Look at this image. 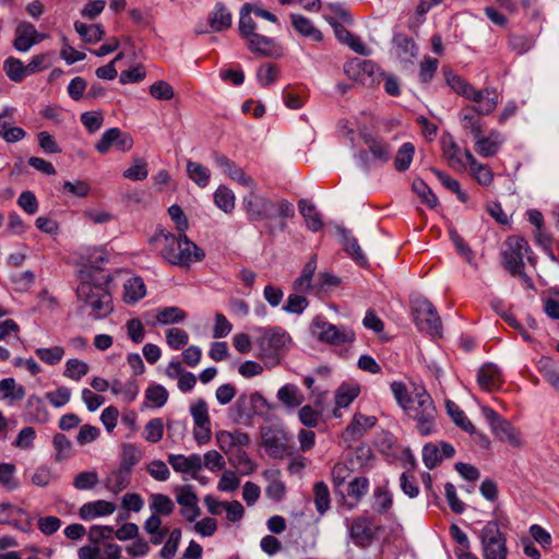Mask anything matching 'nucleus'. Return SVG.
I'll list each match as a JSON object with an SVG mask.
<instances>
[{
	"label": "nucleus",
	"mask_w": 559,
	"mask_h": 559,
	"mask_svg": "<svg viewBox=\"0 0 559 559\" xmlns=\"http://www.w3.org/2000/svg\"><path fill=\"white\" fill-rule=\"evenodd\" d=\"M390 389L397 405L416 423V430L420 436L428 437L438 431V412L424 385L414 384L413 390L408 391L404 382L393 381Z\"/></svg>",
	"instance_id": "obj_1"
},
{
	"label": "nucleus",
	"mask_w": 559,
	"mask_h": 559,
	"mask_svg": "<svg viewBox=\"0 0 559 559\" xmlns=\"http://www.w3.org/2000/svg\"><path fill=\"white\" fill-rule=\"evenodd\" d=\"M151 243L159 255L171 265L190 266L205 257L204 251L183 233L176 236L160 228L151 238Z\"/></svg>",
	"instance_id": "obj_2"
},
{
	"label": "nucleus",
	"mask_w": 559,
	"mask_h": 559,
	"mask_svg": "<svg viewBox=\"0 0 559 559\" xmlns=\"http://www.w3.org/2000/svg\"><path fill=\"white\" fill-rule=\"evenodd\" d=\"M80 284L76 288V296L90 309V316L94 319H103L109 316L112 310V297L107 289L108 278L95 275L87 270L79 271Z\"/></svg>",
	"instance_id": "obj_3"
},
{
	"label": "nucleus",
	"mask_w": 559,
	"mask_h": 559,
	"mask_svg": "<svg viewBox=\"0 0 559 559\" xmlns=\"http://www.w3.org/2000/svg\"><path fill=\"white\" fill-rule=\"evenodd\" d=\"M447 82L455 93L474 103L469 109L478 115H490L499 104V94L495 88L477 90L457 75H448Z\"/></svg>",
	"instance_id": "obj_4"
},
{
	"label": "nucleus",
	"mask_w": 559,
	"mask_h": 559,
	"mask_svg": "<svg viewBox=\"0 0 559 559\" xmlns=\"http://www.w3.org/2000/svg\"><path fill=\"white\" fill-rule=\"evenodd\" d=\"M484 559H508V547L504 535L497 522H487L478 532Z\"/></svg>",
	"instance_id": "obj_5"
},
{
	"label": "nucleus",
	"mask_w": 559,
	"mask_h": 559,
	"mask_svg": "<svg viewBox=\"0 0 559 559\" xmlns=\"http://www.w3.org/2000/svg\"><path fill=\"white\" fill-rule=\"evenodd\" d=\"M413 316L416 326L433 337L442 334V323L435 306L424 297L413 300Z\"/></svg>",
	"instance_id": "obj_6"
},
{
	"label": "nucleus",
	"mask_w": 559,
	"mask_h": 559,
	"mask_svg": "<svg viewBox=\"0 0 559 559\" xmlns=\"http://www.w3.org/2000/svg\"><path fill=\"white\" fill-rule=\"evenodd\" d=\"M311 334L320 342L331 345H343L355 340V333L344 326L328 322L322 316H317L310 325Z\"/></svg>",
	"instance_id": "obj_7"
},
{
	"label": "nucleus",
	"mask_w": 559,
	"mask_h": 559,
	"mask_svg": "<svg viewBox=\"0 0 559 559\" xmlns=\"http://www.w3.org/2000/svg\"><path fill=\"white\" fill-rule=\"evenodd\" d=\"M262 447L266 454L276 460H282L286 455H293L295 448L289 444L290 436L281 426H270L262 429Z\"/></svg>",
	"instance_id": "obj_8"
},
{
	"label": "nucleus",
	"mask_w": 559,
	"mask_h": 559,
	"mask_svg": "<svg viewBox=\"0 0 559 559\" xmlns=\"http://www.w3.org/2000/svg\"><path fill=\"white\" fill-rule=\"evenodd\" d=\"M506 250L502 252L504 267L514 276L526 277L523 259L527 255V259L531 261L528 255L531 248L527 241L523 237L510 236L506 241Z\"/></svg>",
	"instance_id": "obj_9"
},
{
	"label": "nucleus",
	"mask_w": 559,
	"mask_h": 559,
	"mask_svg": "<svg viewBox=\"0 0 559 559\" xmlns=\"http://www.w3.org/2000/svg\"><path fill=\"white\" fill-rule=\"evenodd\" d=\"M344 71L347 76L364 85L379 84L384 72L371 60L354 58L345 63Z\"/></svg>",
	"instance_id": "obj_10"
},
{
	"label": "nucleus",
	"mask_w": 559,
	"mask_h": 559,
	"mask_svg": "<svg viewBox=\"0 0 559 559\" xmlns=\"http://www.w3.org/2000/svg\"><path fill=\"white\" fill-rule=\"evenodd\" d=\"M352 542L361 548L368 547L374 539L379 526L374 525L373 520L367 515H360L354 520H345Z\"/></svg>",
	"instance_id": "obj_11"
},
{
	"label": "nucleus",
	"mask_w": 559,
	"mask_h": 559,
	"mask_svg": "<svg viewBox=\"0 0 559 559\" xmlns=\"http://www.w3.org/2000/svg\"><path fill=\"white\" fill-rule=\"evenodd\" d=\"M190 415L193 419V437L198 444H206L212 438L209 406L205 400L199 399L190 405Z\"/></svg>",
	"instance_id": "obj_12"
},
{
	"label": "nucleus",
	"mask_w": 559,
	"mask_h": 559,
	"mask_svg": "<svg viewBox=\"0 0 559 559\" xmlns=\"http://www.w3.org/2000/svg\"><path fill=\"white\" fill-rule=\"evenodd\" d=\"M242 204L250 222H260L274 216L275 203L253 190L243 197Z\"/></svg>",
	"instance_id": "obj_13"
},
{
	"label": "nucleus",
	"mask_w": 559,
	"mask_h": 559,
	"mask_svg": "<svg viewBox=\"0 0 559 559\" xmlns=\"http://www.w3.org/2000/svg\"><path fill=\"white\" fill-rule=\"evenodd\" d=\"M259 347L264 356L273 357L278 355L290 343L289 334L280 326L267 330L260 329Z\"/></svg>",
	"instance_id": "obj_14"
},
{
	"label": "nucleus",
	"mask_w": 559,
	"mask_h": 559,
	"mask_svg": "<svg viewBox=\"0 0 559 559\" xmlns=\"http://www.w3.org/2000/svg\"><path fill=\"white\" fill-rule=\"evenodd\" d=\"M111 146L117 147L121 152H128L133 146V139L129 133L122 132L119 128H110L102 134L95 144V148L98 153L105 154Z\"/></svg>",
	"instance_id": "obj_15"
},
{
	"label": "nucleus",
	"mask_w": 559,
	"mask_h": 559,
	"mask_svg": "<svg viewBox=\"0 0 559 559\" xmlns=\"http://www.w3.org/2000/svg\"><path fill=\"white\" fill-rule=\"evenodd\" d=\"M46 38L45 34L38 33L29 22H21L14 32L13 47L20 52H27L31 48Z\"/></svg>",
	"instance_id": "obj_16"
},
{
	"label": "nucleus",
	"mask_w": 559,
	"mask_h": 559,
	"mask_svg": "<svg viewBox=\"0 0 559 559\" xmlns=\"http://www.w3.org/2000/svg\"><path fill=\"white\" fill-rule=\"evenodd\" d=\"M250 52L259 57L280 58L283 55V48L272 37L259 33L245 39Z\"/></svg>",
	"instance_id": "obj_17"
},
{
	"label": "nucleus",
	"mask_w": 559,
	"mask_h": 559,
	"mask_svg": "<svg viewBox=\"0 0 559 559\" xmlns=\"http://www.w3.org/2000/svg\"><path fill=\"white\" fill-rule=\"evenodd\" d=\"M213 160L230 179L237 181L243 187L251 189L255 188L254 180L227 156L219 153H214Z\"/></svg>",
	"instance_id": "obj_18"
},
{
	"label": "nucleus",
	"mask_w": 559,
	"mask_h": 559,
	"mask_svg": "<svg viewBox=\"0 0 559 559\" xmlns=\"http://www.w3.org/2000/svg\"><path fill=\"white\" fill-rule=\"evenodd\" d=\"M209 26L210 32H223L231 26L233 16L226 5L222 2H217L214 9L209 13ZM198 35L209 33V29L204 27L195 28Z\"/></svg>",
	"instance_id": "obj_19"
},
{
	"label": "nucleus",
	"mask_w": 559,
	"mask_h": 559,
	"mask_svg": "<svg viewBox=\"0 0 559 559\" xmlns=\"http://www.w3.org/2000/svg\"><path fill=\"white\" fill-rule=\"evenodd\" d=\"M475 142V150L481 157H492L497 155L501 145L504 143V136L497 130H491L487 136L479 135Z\"/></svg>",
	"instance_id": "obj_20"
},
{
	"label": "nucleus",
	"mask_w": 559,
	"mask_h": 559,
	"mask_svg": "<svg viewBox=\"0 0 559 559\" xmlns=\"http://www.w3.org/2000/svg\"><path fill=\"white\" fill-rule=\"evenodd\" d=\"M168 463L176 472L191 474L193 477L202 468V457L199 454H169Z\"/></svg>",
	"instance_id": "obj_21"
},
{
	"label": "nucleus",
	"mask_w": 559,
	"mask_h": 559,
	"mask_svg": "<svg viewBox=\"0 0 559 559\" xmlns=\"http://www.w3.org/2000/svg\"><path fill=\"white\" fill-rule=\"evenodd\" d=\"M116 509L117 507L114 502L95 500L84 503L79 510V515L82 520L90 521L96 518L110 515Z\"/></svg>",
	"instance_id": "obj_22"
},
{
	"label": "nucleus",
	"mask_w": 559,
	"mask_h": 559,
	"mask_svg": "<svg viewBox=\"0 0 559 559\" xmlns=\"http://www.w3.org/2000/svg\"><path fill=\"white\" fill-rule=\"evenodd\" d=\"M477 382L483 390L492 391L502 384L500 369L493 364L484 365L477 373Z\"/></svg>",
	"instance_id": "obj_23"
},
{
	"label": "nucleus",
	"mask_w": 559,
	"mask_h": 559,
	"mask_svg": "<svg viewBox=\"0 0 559 559\" xmlns=\"http://www.w3.org/2000/svg\"><path fill=\"white\" fill-rule=\"evenodd\" d=\"M465 160L468 164L473 177L481 186H490L493 181V173L486 164L479 163L469 150L464 151Z\"/></svg>",
	"instance_id": "obj_24"
},
{
	"label": "nucleus",
	"mask_w": 559,
	"mask_h": 559,
	"mask_svg": "<svg viewBox=\"0 0 559 559\" xmlns=\"http://www.w3.org/2000/svg\"><path fill=\"white\" fill-rule=\"evenodd\" d=\"M276 397L287 408L299 407L305 401L300 389L292 383L281 386L276 393Z\"/></svg>",
	"instance_id": "obj_25"
},
{
	"label": "nucleus",
	"mask_w": 559,
	"mask_h": 559,
	"mask_svg": "<svg viewBox=\"0 0 559 559\" xmlns=\"http://www.w3.org/2000/svg\"><path fill=\"white\" fill-rule=\"evenodd\" d=\"M155 313V322L162 325H169L180 323L186 320L187 312L177 306L163 307L154 310Z\"/></svg>",
	"instance_id": "obj_26"
},
{
	"label": "nucleus",
	"mask_w": 559,
	"mask_h": 559,
	"mask_svg": "<svg viewBox=\"0 0 559 559\" xmlns=\"http://www.w3.org/2000/svg\"><path fill=\"white\" fill-rule=\"evenodd\" d=\"M491 430L499 440L508 442L512 447H520L522 443L520 431L504 418Z\"/></svg>",
	"instance_id": "obj_27"
},
{
	"label": "nucleus",
	"mask_w": 559,
	"mask_h": 559,
	"mask_svg": "<svg viewBox=\"0 0 559 559\" xmlns=\"http://www.w3.org/2000/svg\"><path fill=\"white\" fill-rule=\"evenodd\" d=\"M441 142L443 156L447 158L449 165L455 169L465 168L467 163L463 159V157H465L464 153L462 154L460 146L455 143L453 138H443Z\"/></svg>",
	"instance_id": "obj_28"
},
{
	"label": "nucleus",
	"mask_w": 559,
	"mask_h": 559,
	"mask_svg": "<svg viewBox=\"0 0 559 559\" xmlns=\"http://www.w3.org/2000/svg\"><path fill=\"white\" fill-rule=\"evenodd\" d=\"M337 234L341 238L344 250L352 257V259L358 263H365L366 257L357 239L352 235V233L344 227H337Z\"/></svg>",
	"instance_id": "obj_29"
},
{
	"label": "nucleus",
	"mask_w": 559,
	"mask_h": 559,
	"mask_svg": "<svg viewBox=\"0 0 559 559\" xmlns=\"http://www.w3.org/2000/svg\"><path fill=\"white\" fill-rule=\"evenodd\" d=\"M393 44L396 56L401 60L411 62L417 56L418 48L413 38L404 34H397L393 38Z\"/></svg>",
	"instance_id": "obj_30"
},
{
	"label": "nucleus",
	"mask_w": 559,
	"mask_h": 559,
	"mask_svg": "<svg viewBox=\"0 0 559 559\" xmlns=\"http://www.w3.org/2000/svg\"><path fill=\"white\" fill-rule=\"evenodd\" d=\"M143 528L150 535V542L153 545H160L169 533L168 527L163 526L162 519L156 515H150L145 520Z\"/></svg>",
	"instance_id": "obj_31"
},
{
	"label": "nucleus",
	"mask_w": 559,
	"mask_h": 559,
	"mask_svg": "<svg viewBox=\"0 0 559 559\" xmlns=\"http://www.w3.org/2000/svg\"><path fill=\"white\" fill-rule=\"evenodd\" d=\"M252 11L253 4L245 3L239 12L238 32L243 40L257 34L258 25L251 16Z\"/></svg>",
	"instance_id": "obj_32"
},
{
	"label": "nucleus",
	"mask_w": 559,
	"mask_h": 559,
	"mask_svg": "<svg viewBox=\"0 0 559 559\" xmlns=\"http://www.w3.org/2000/svg\"><path fill=\"white\" fill-rule=\"evenodd\" d=\"M146 294V287L143 280L139 276H133L127 280L123 284V301L127 304H135L141 300Z\"/></svg>",
	"instance_id": "obj_33"
},
{
	"label": "nucleus",
	"mask_w": 559,
	"mask_h": 559,
	"mask_svg": "<svg viewBox=\"0 0 559 559\" xmlns=\"http://www.w3.org/2000/svg\"><path fill=\"white\" fill-rule=\"evenodd\" d=\"M369 489V480L367 477L359 476L354 478L348 484L347 497L350 499L346 502L347 507L352 510L357 507L361 499L366 496Z\"/></svg>",
	"instance_id": "obj_34"
},
{
	"label": "nucleus",
	"mask_w": 559,
	"mask_h": 559,
	"mask_svg": "<svg viewBox=\"0 0 559 559\" xmlns=\"http://www.w3.org/2000/svg\"><path fill=\"white\" fill-rule=\"evenodd\" d=\"M229 463L240 475H251L257 469V464L242 449H236L228 457Z\"/></svg>",
	"instance_id": "obj_35"
},
{
	"label": "nucleus",
	"mask_w": 559,
	"mask_h": 559,
	"mask_svg": "<svg viewBox=\"0 0 559 559\" xmlns=\"http://www.w3.org/2000/svg\"><path fill=\"white\" fill-rule=\"evenodd\" d=\"M110 390L112 394L121 396L127 403L134 401L140 392L139 384L134 379H129L126 382L115 379L111 381Z\"/></svg>",
	"instance_id": "obj_36"
},
{
	"label": "nucleus",
	"mask_w": 559,
	"mask_h": 559,
	"mask_svg": "<svg viewBox=\"0 0 559 559\" xmlns=\"http://www.w3.org/2000/svg\"><path fill=\"white\" fill-rule=\"evenodd\" d=\"M81 259L84 261V267L96 275V271L100 270V265L108 262L109 258L103 248H88L84 251ZM98 276H100L97 273Z\"/></svg>",
	"instance_id": "obj_37"
},
{
	"label": "nucleus",
	"mask_w": 559,
	"mask_h": 559,
	"mask_svg": "<svg viewBox=\"0 0 559 559\" xmlns=\"http://www.w3.org/2000/svg\"><path fill=\"white\" fill-rule=\"evenodd\" d=\"M292 24L294 28L302 36L309 37L314 41H321L323 39L322 33L314 27L313 23L300 14L290 15Z\"/></svg>",
	"instance_id": "obj_38"
},
{
	"label": "nucleus",
	"mask_w": 559,
	"mask_h": 559,
	"mask_svg": "<svg viewBox=\"0 0 559 559\" xmlns=\"http://www.w3.org/2000/svg\"><path fill=\"white\" fill-rule=\"evenodd\" d=\"M25 393L24 386L17 384L14 378H5L0 381V400L10 403L21 401Z\"/></svg>",
	"instance_id": "obj_39"
},
{
	"label": "nucleus",
	"mask_w": 559,
	"mask_h": 559,
	"mask_svg": "<svg viewBox=\"0 0 559 559\" xmlns=\"http://www.w3.org/2000/svg\"><path fill=\"white\" fill-rule=\"evenodd\" d=\"M26 412L29 419L36 424H45L49 420V413L43 400L37 395H31L27 399Z\"/></svg>",
	"instance_id": "obj_40"
},
{
	"label": "nucleus",
	"mask_w": 559,
	"mask_h": 559,
	"mask_svg": "<svg viewBox=\"0 0 559 559\" xmlns=\"http://www.w3.org/2000/svg\"><path fill=\"white\" fill-rule=\"evenodd\" d=\"M150 510L152 511L151 515H170L176 506L175 502L164 493H152L150 496Z\"/></svg>",
	"instance_id": "obj_41"
},
{
	"label": "nucleus",
	"mask_w": 559,
	"mask_h": 559,
	"mask_svg": "<svg viewBox=\"0 0 559 559\" xmlns=\"http://www.w3.org/2000/svg\"><path fill=\"white\" fill-rule=\"evenodd\" d=\"M299 212L306 221L307 227L311 231H318L322 228V221L316 206L308 200H300L298 202Z\"/></svg>",
	"instance_id": "obj_42"
},
{
	"label": "nucleus",
	"mask_w": 559,
	"mask_h": 559,
	"mask_svg": "<svg viewBox=\"0 0 559 559\" xmlns=\"http://www.w3.org/2000/svg\"><path fill=\"white\" fill-rule=\"evenodd\" d=\"M317 270V255L313 254L302 269L298 278L294 282V289L300 293H307L311 288L312 277Z\"/></svg>",
	"instance_id": "obj_43"
},
{
	"label": "nucleus",
	"mask_w": 559,
	"mask_h": 559,
	"mask_svg": "<svg viewBox=\"0 0 559 559\" xmlns=\"http://www.w3.org/2000/svg\"><path fill=\"white\" fill-rule=\"evenodd\" d=\"M393 506V496L386 486L377 487L373 491L372 509L378 514L388 513Z\"/></svg>",
	"instance_id": "obj_44"
},
{
	"label": "nucleus",
	"mask_w": 559,
	"mask_h": 559,
	"mask_svg": "<svg viewBox=\"0 0 559 559\" xmlns=\"http://www.w3.org/2000/svg\"><path fill=\"white\" fill-rule=\"evenodd\" d=\"M74 28L81 38L88 44H95L103 39L105 31L100 24L87 25L76 21Z\"/></svg>",
	"instance_id": "obj_45"
},
{
	"label": "nucleus",
	"mask_w": 559,
	"mask_h": 559,
	"mask_svg": "<svg viewBox=\"0 0 559 559\" xmlns=\"http://www.w3.org/2000/svg\"><path fill=\"white\" fill-rule=\"evenodd\" d=\"M213 198L215 205L224 213L229 214L234 211L236 198L228 187L224 185L218 186Z\"/></svg>",
	"instance_id": "obj_46"
},
{
	"label": "nucleus",
	"mask_w": 559,
	"mask_h": 559,
	"mask_svg": "<svg viewBox=\"0 0 559 559\" xmlns=\"http://www.w3.org/2000/svg\"><path fill=\"white\" fill-rule=\"evenodd\" d=\"M360 388L357 384L343 383L335 392V404L338 408L349 406L359 395Z\"/></svg>",
	"instance_id": "obj_47"
},
{
	"label": "nucleus",
	"mask_w": 559,
	"mask_h": 559,
	"mask_svg": "<svg viewBox=\"0 0 559 559\" xmlns=\"http://www.w3.org/2000/svg\"><path fill=\"white\" fill-rule=\"evenodd\" d=\"M538 370L544 379L559 392V367L548 357L538 361Z\"/></svg>",
	"instance_id": "obj_48"
},
{
	"label": "nucleus",
	"mask_w": 559,
	"mask_h": 559,
	"mask_svg": "<svg viewBox=\"0 0 559 559\" xmlns=\"http://www.w3.org/2000/svg\"><path fill=\"white\" fill-rule=\"evenodd\" d=\"M364 140L374 159H378L382 163H386L390 159L391 150L383 140L372 135H366Z\"/></svg>",
	"instance_id": "obj_49"
},
{
	"label": "nucleus",
	"mask_w": 559,
	"mask_h": 559,
	"mask_svg": "<svg viewBox=\"0 0 559 559\" xmlns=\"http://www.w3.org/2000/svg\"><path fill=\"white\" fill-rule=\"evenodd\" d=\"M187 173L189 178L200 188H205L210 182V169L200 163L189 160L187 163Z\"/></svg>",
	"instance_id": "obj_50"
},
{
	"label": "nucleus",
	"mask_w": 559,
	"mask_h": 559,
	"mask_svg": "<svg viewBox=\"0 0 559 559\" xmlns=\"http://www.w3.org/2000/svg\"><path fill=\"white\" fill-rule=\"evenodd\" d=\"M3 70L8 78L13 82H21L28 75L26 64L14 57H9L4 60Z\"/></svg>",
	"instance_id": "obj_51"
},
{
	"label": "nucleus",
	"mask_w": 559,
	"mask_h": 559,
	"mask_svg": "<svg viewBox=\"0 0 559 559\" xmlns=\"http://www.w3.org/2000/svg\"><path fill=\"white\" fill-rule=\"evenodd\" d=\"M447 412L452 418V420L455 423L456 426H459L462 430L474 433L475 427L469 421L465 413L452 401H448L447 404Z\"/></svg>",
	"instance_id": "obj_52"
},
{
	"label": "nucleus",
	"mask_w": 559,
	"mask_h": 559,
	"mask_svg": "<svg viewBox=\"0 0 559 559\" xmlns=\"http://www.w3.org/2000/svg\"><path fill=\"white\" fill-rule=\"evenodd\" d=\"M376 423L377 418L374 416L356 414L352 423L347 426L346 432L353 437L361 436L367 429L373 427Z\"/></svg>",
	"instance_id": "obj_53"
},
{
	"label": "nucleus",
	"mask_w": 559,
	"mask_h": 559,
	"mask_svg": "<svg viewBox=\"0 0 559 559\" xmlns=\"http://www.w3.org/2000/svg\"><path fill=\"white\" fill-rule=\"evenodd\" d=\"M352 473V468H349V466L343 462L336 463L332 468L331 476L334 490L342 497H344L342 487L344 486L345 481L350 477Z\"/></svg>",
	"instance_id": "obj_54"
},
{
	"label": "nucleus",
	"mask_w": 559,
	"mask_h": 559,
	"mask_svg": "<svg viewBox=\"0 0 559 559\" xmlns=\"http://www.w3.org/2000/svg\"><path fill=\"white\" fill-rule=\"evenodd\" d=\"M415 154V146L411 142H405L399 148L394 165L399 171H405L409 168Z\"/></svg>",
	"instance_id": "obj_55"
},
{
	"label": "nucleus",
	"mask_w": 559,
	"mask_h": 559,
	"mask_svg": "<svg viewBox=\"0 0 559 559\" xmlns=\"http://www.w3.org/2000/svg\"><path fill=\"white\" fill-rule=\"evenodd\" d=\"M314 504L320 514H324L330 509V491L324 481H318L313 486Z\"/></svg>",
	"instance_id": "obj_56"
},
{
	"label": "nucleus",
	"mask_w": 559,
	"mask_h": 559,
	"mask_svg": "<svg viewBox=\"0 0 559 559\" xmlns=\"http://www.w3.org/2000/svg\"><path fill=\"white\" fill-rule=\"evenodd\" d=\"M413 191L427 204L430 209L438 205V199L431 188L423 180L415 179L412 185Z\"/></svg>",
	"instance_id": "obj_57"
},
{
	"label": "nucleus",
	"mask_w": 559,
	"mask_h": 559,
	"mask_svg": "<svg viewBox=\"0 0 559 559\" xmlns=\"http://www.w3.org/2000/svg\"><path fill=\"white\" fill-rule=\"evenodd\" d=\"M16 468L11 463H0V484L8 491L19 488L20 483L15 477Z\"/></svg>",
	"instance_id": "obj_58"
},
{
	"label": "nucleus",
	"mask_w": 559,
	"mask_h": 559,
	"mask_svg": "<svg viewBox=\"0 0 559 559\" xmlns=\"http://www.w3.org/2000/svg\"><path fill=\"white\" fill-rule=\"evenodd\" d=\"M123 177L133 181H142L147 178V163L142 157L133 158L132 165L123 171Z\"/></svg>",
	"instance_id": "obj_59"
},
{
	"label": "nucleus",
	"mask_w": 559,
	"mask_h": 559,
	"mask_svg": "<svg viewBox=\"0 0 559 559\" xmlns=\"http://www.w3.org/2000/svg\"><path fill=\"white\" fill-rule=\"evenodd\" d=\"M88 365L80 359L71 358L66 362L63 376L74 381H80L87 372Z\"/></svg>",
	"instance_id": "obj_60"
},
{
	"label": "nucleus",
	"mask_w": 559,
	"mask_h": 559,
	"mask_svg": "<svg viewBox=\"0 0 559 559\" xmlns=\"http://www.w3.org/2000/svg\"><path fill=\"white\" fill-rule=\"evenodd\" d=\"M142 457V452L139 448L132 443H128L123 445L122 449V460L120 468L128 471L131 473L133 466H135Z\"/></svg>",
	"instance_id": "obj_61"
},
{
	"label": "nucleus",
	"mask_w": 559,
	"mask_h": 559,
	"mask_svg": "<svg viewBox=\"0 0 559 559\" xmlns=\"http://www.w3.org/2000/svg\"><path fill=\"white\" fill-rule=\"evenodd\" d=\"M309 306L308 299L299 294H290L282 310L289 314L300 316Z\"/></svg>",
	"instance_id": "obj_62"
},
{
	"label": "nucleus",
	"mask_w": 559,
	"mask_h": 559,
	"mask_svg": "<svg viewBox=\"0 0 559 559\" xmlns=\"http://www.w3.org/2000/svg\"><path fill=\"white\" fill-rule=\"evenodd\" d=\"M37 357L47 365L53 366L59 364L64 355L61 346L39 347L35 350Z\"/></svg>",
	"instance_id": "obj_63"
},
{
	"label": "nucleus",
	"mask_w": 559,
	"mask_h": 559,
	"mask_svg": "<svg viewBox=\"0 0 559 559\" xmlns=\"http://www.w3.org/2000/svg\"><path fill=\"white\" fill-rule=\"evenodd\" d=\"M471 109H465L460 114V121L462 128L465 131H469L473 136L476 139L477 136L483 134L481 123L477 116L469 111Z\"/></svg>",
	"instance_id": "obj_64"
}]
</instances>
